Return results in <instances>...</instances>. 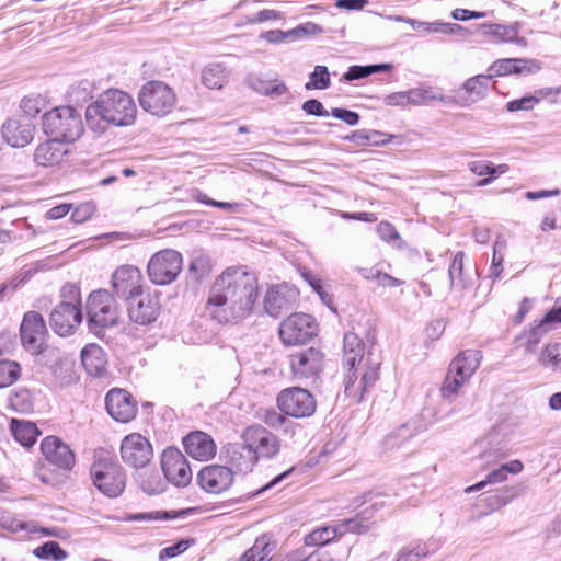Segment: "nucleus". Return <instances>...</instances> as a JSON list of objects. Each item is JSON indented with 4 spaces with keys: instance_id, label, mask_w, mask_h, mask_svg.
<instances>
[{
    "instance_id": "nucleus-1",
    "label": "nucleus",
    "mask_w": 561,
    "mask_h": 561,
    "mask_svg": "<svg viewBox=\"0 0 561 561\" xmlns=\"http://www.w3.org/2000/svg\"><path fill=\"white\" fill-rule=\"evenodd\" d=\"M257 298L256 276L244 266H230L210 286L206 311L218 323H238L252 314Z\"/></svg>"
},
{
    "instance_id": "nucleus-2",
    "label": "nucleus",
    "mask_w": 561,
    "mask_h": 561,
    "mask_svg": "<svg viewBox=\"0 0 561 561\" xmlns=\"http://www.w3.org/2000/svg\"><path fill=\"white\" fill-rule=\"evenodd\" d=\"M137 106L134 99L119 89L102 92L85 108V123L94 134L102 135L108 126L128 127L135 124Z\"/></svg>"
},
{
    "instance_id": "nucleus-3",
    "label": "nucleus",
    "mask_w": 561,
    "mask_h": 561,
    "mask_svg": "<svg viewBox=\"0 0 561 561\" xmlns=\"http://www.w3.org/2000/svg\"><path fill=\"white\" fill-rule=\"evenodd\" d=\"M83 319L80 288L66 284L60 291V302L49 314L51 330L60 336L71 335Z\"/></svg>"
},
{
    "instance_id": "nucleus-4",
    "label": "nucleus",
    "mask_w": 561,
    "mask_h": 561,
    "mask_svg": "<svg viewBox=\"0 0 561 561\" xmlns=\"http://www.w3.org/2000/svg\"><path fill=\"white\" fill-rule=\"evenodd\" d=\"M43 131L65 144L75 142L83 133L82 116L70 105L57 106L42 117Z\"/></svg>"
},
{
    "instance_id": "nucleus-5",
    "label": "nucleus",
    "mask_w": 561,
    "mask_h": 561,
    "mask_svg": "<svg viewBox=\"0 0 561 561\" xmlns=\"http://www.w3.org/2000/svg\"><path fill=\"white\" fill-rule=\"evenodd\" d=\"M482 354L478 350H466L451 360L440 388L442 398L449 403L458 396L462 386L468 382L478 369Z\"/></svg>"
},
{
    "instance_id": "nucleus-6",
    "label": "nucleus",
    "mask_w": 561,
    "mask_h": 561,
    "mask_svg": "<svg viewBox=\"0 0 561 561\" xmlns=\"http://www.w3.org/2000/svg\"><path fill=\"white\" fill-rule=\"evenodd\" d=\"M119 308L115 296L106 289L92 291L87 300V322L90 332L100 336L103 330L116 324Z\"/></svg>"
},
{
    "instance_id": "nucleus-7",
    "label": "nucleus",
    "mask_w": 561,
    "mask_h": 561,
    "mask_svg": "<svg viewBox=\"0 0 561 561\" xmlns=\"http://www.w3.org/2000/svg\"><path fill=\"white\" fill-rule=\"evenodd\" d=\"M94 486L108 497L121 495L126 485L123 467L112 457L96 458L90 469Z\"/></svg>"
},
{
    "instance_id": "nucleus-8",
    "label": "nucleus",
    "mask_w": 561,
    "mask_h": 561,
    "mask_svg": "<svg viewBox=\"0 0 561 561\" xmlns=\"http://www.w3.org/2000/svg\"><path fill=\"white\" fill-rule=\"evenodd\" d=\"M183 268L182 254L173 249L156 252L148 261L147 275L154 285L165 286L173 283Z\"/></svg>"
},
{
    "instance_id": "nucleus-9",
    "label": "nucleus",
    "mask_w": 561,
    "mask_h": 561,
    "mask_svg": "<svg viewBox=\"0 0 561 561\" xmlns=\"http://www.w3.org/2000/svg\"><path fill=\"white\" fill-rule=\"evenodd\" d=\"M138 101L144 111L154 116H165L176 103L175 92L162 81H149L142 85Z\"/></svg>"
},
{
    "instance_id": "nucleus-10",
    "label": "nucleus",
    "mask_w": 561,
    "mask_h": 561,
    "mask_svg": "<svg viewBox=\"0 0 561 561\" xmlns=\"http://www.w3.org/2000/svg\"><path fill=\"white\" fill-rule=\"evenodd\" d=\"M277 407L287 416L302 419L314 414L317 401L309 390L289 387L278 393Z\"/></svg>"
},
{
    "instance_id": "nucleus-11",
    "label": "nucleus",
    "mask_w": 561,
    "mask_h": 561,
    "mask_svg": "<svg viewBox=\"0 0 561 561\" xmlns=\"http://www.w3.org/2000/svg\"><path fill=\"white\" fill-rule=\"evenodd\" d=\"M318 325L310 314L296 312L286 318L279 325V337L286 345H298L309 342L317 334Z\"/></svg>"
},
{
    "instance_id": "nucleus-12",
    "label": "nucleus",
    "mask_w": 561,
    "mask_h": 561,
    "mask_svg": "<svg viewBox=\"0 0 561 561\" xmlns=\"http://www.w3.org/2000/svg\"><path fill=\"white\" fill-rule=\"evenodd\" d=\"M111 285L114 296L126 302L141 296L145 282L137 266L125 264L114 271Z\"/></svg>"
},
{
    "instance_id": "nucleus-13",
    "label": "nucleus",
    "mask_w": 561,
    "mask_h": 561,
    "mask_svg": "<svg viewBox=\"0 0 561 561\" xmlns=\"http://www.w3.org/2000/svg\"><path fill=\"white\" fill-rule=\"evenodd\" d=\"M161 468L168 482L184 488L192 481V470L186 457L175 447H168L161 456Z\"/></svg>"
},
{
    "instance_id": "nucleus-14",
    "label": "nucleus",
    "mask_w": 561,
    "mask_h": 561,
    "mask_svg": "<svg viewBox=\"0 0 561 561\" xmlns=\"http://www.w3.org/2000/svg\"><path fill=\"white\" fill-rule=\"evenodd\" d=\"M122 460L133 468L146 467L153 457L151 443L139 433L125 436L121 443Z\"/></svg>"
},
{
    "instance_id": "nucleus-15",
    "label": "nucleus",
    "mask_w": 561,
    "mask_h": 561,
    "mask_svg": "<svg viewBox=\"0 0 561 561\" xmlns=\"http://www.w3.org/2000/svg\"><path fill=\"white\" fill-rule=\"evenodd\" d=\"M46 333L47 329L42 314L36 311H28L24 314L20 327V336L25 350L32 354L42 353Z\"/></svg>"
},
{
    "instance_id": "nucleus-16",
    "label": "nucleus",
    "mask_w": 561,
    "mask_h": 561,
    "mask_svg": "<svg viewBox=\"0 0 561 561\" xmlns=\"http://www.w3.org/2000/svg\"><path fill=\"white\" fill-rule=\"evenodd\" d=\"M289 365L296 379L313 378L322 370L323 354L316 347L295 352L289 356Z\"/></svg>"
},
{
    "instance_id": "nucleus-17",
    "label": "nucleus",
    "mask_w": 561,
    "mask_h": 561,
    "mask_svg": "<svg viewBox=\"0 0 561 561\" xmlns=\"http://www.w3.org/2000/svg\"><path fill=\"white\" fill-rule=\"evenodd\" d=\"M129 319L139 325H148L154 322L161 309L160 296L158 294H145L126 301Z\"/></svg>"
},
{
    "instance_id": "nucleus-18",
    "label": "nucleus",
    "mask_w": 561,
    "mask_h": 561,
    "mask_svg": "<svg viewBox=\"0 0 561 561\" xmlns=\"http://www.w3.org/2000/svg\"><path fill=\"white\" fill-rule=\"evenodd\" d=\"M243 437L248 446L255 451L256 460L260 457L273 458L279 453L278 437L261 425L249 426Z\"/></svg>"
},
{
    "instance_id": "nucleus-19",
    "label": "nucleus",
    "mask_w": 561,
    "mask_h": 561,
    "mask_svg": "<svg viewBox=\"0 0 561 561\" xmlns=\"http://www.w3.org/2000/svg\"><path fill=\"white\" fill-rule=\"evenodd\" d=\"M41 451L50 465L60 470L70 471L75 467V453L57 436L45 437L41 442Z\"/></svg>"
},
{
    "instance_id": "nucleus-20",
    "label": "nucleus",
    "mask_w": 561,
    "mask_h": 561,
    "mask_svg": "<svg viewBox=\"0 0 561 561\" xmlns=\"http://www.w3.org/2000/svg\"><path fill=\"white\" fill-rule=\"evenodd\" d=\"M220 457L233 473H248L257 461L255 451L248 446L247 442L227 444Z\"/></svg>"
},
{
    "instance_id": "nucleus-21",
    "label": "nucleus",
    "mask_w": 561,
    "mask_h": 561,
    "mask_svg": "<svg viewBox=\"0 0 561 561\" xmlns=\"http://www.w3.org/2000/svg\"><path fill=\"white\" fill-rule=\"evenodd\" d=\"M108 414L117 422L127 423L136 416L137 407L131 394L125 389L113 388L105 397Z\"/></svg>"
},
{
    "instance_id": "nucleus-22",
    "label": "nucleus",
    "mask_w": 561,
    "mask_h": 561,
    "mask_svg": "<svg viewBox=\"0 0 561 561\" xmlns=\"http://www.w3.org/2000/svg\"><path fill=\"white\" fill-rule=\"evenodd\" d=\"M197 480L206 492L219 494L231 486L233 472L228 466L210 465L198 472Z\"/></svg>"
},
{
    "instance_id": "nucleus-23",
    "label": "nucleus",
    "mask_w": 561,
    "mask_h": 561,
    "mask_svg": "<svg viewBox=\"0 0 561 561\" xmlns=\"http://www.w3.org/2000/svg\"><path fill=\"white\" fill-rule=\"evenodd\" d=\"M479 30L484 36L491 38V42L494 44H515L520 47H525L527 45V41L525 37L519 35L520 32V23L514 22L512 24H496V23H483L480 24Z\"/></svg>"
},
{
    "instance_id": "nucleus-24",
    "label": "nucleus",
    "mask_w": 561,
    "mask_h": 561,
    "mask_svg": "<svg viewBox=\"0 0 561 561\" xmlns=\"http://www.w3.org/2000/svg\"><path fill=\"white\" fill-rule=\"evenodd\" d=\"M185 451L194 459L207 461L216 455V445L210 435L192 432L183 438Z\"/></svg>"
},
{
    "instance_id": "nucleus-25",
    "label": "nucleus",
    "mask_w": 561,
    "mask_h": 561,
    "mask_svg": "<svg viewBox=\"0 0 561 561\" xmlns=\"http://www.w3.org/2000/svg\"><path fill=\"white\" fill-rule=\"evenodd\" d=\"M2 136L8 145L23 148L33 140L34 126L28 119L10 118L2 125Z\"/></svg>"
},
{
    "instance_id": "nucleus-26",
    "label": "nucleus",
    "mask_w": 561,
    "mask_h": 561,
    "mask_svg": "<svg viewBox=\"0 0 561 561\" xmlns=\"http://www.w3.org/2000/svg\"><path fill=\"white\" fill-rule=\"evenodd\" d=\"M295 294L285 285L271 286L264 296V309L273 318H278L291 307Z\"/></svg>"
},
{
    "instance_id": "nucleus-27",
    "label": "nucleus",
    "mask_w": 561,
    "mask_h": 561,
    "mask_svg": "<svg viewBox=\"0 0 561 561\" xmlns=\"http://www.w3.org/2000/svg\"><path fill=\"white\" fill-rule=\"evenodd\" d=\"M67 152L65 142L51 138L36 147L34 162L44 168L55 167L60 164Z\"/></svg>"
},
{
    "instance_id": "nucleus-28",
    "label": "nucleus",
    "mask_w": 561,
    "mask_h": 561,
    "mask_svg": "<svg viewBox=\"0 0 561 561\" xmlns=\"http://www.w3.org/2000/svg\"><path fill=\"white\" fill-rule=\"evenodd\" d=\"M539 67L533 60L522 59V58H504L495 60L489 68L488 72L491 78L497 76H508V75H522V73H531L538 70Z\"/></svg>"
},
{
    "instance_id": "nucleus-29",
    "label": "nucleus",
    "mask_w": 561,
    "mask_h": 561,
    "mask_svg": "<svg viewBox=\"0 0 561 561\" xmlns=\"http://www.w3.org/2000/svg\"><path fill=\"white\" fill-rule=\"evenodd\" d=\"M490 73L477 75L466 80L461 87L466 96L461 98L458 102L461 106H468L474 102L484 99L489 91V84L491 81Z\"/></svg>"
},
{
    "instance_id": "nucleus-30",
    "label": "nucleus",
    "mask_w": 561,
    "mask_h": 561,
    "mask_svg": "<svg viewBox=\"0 0 561 561\" xmlns=\"http://www.w3.org/2000/svg\"><path fill=\"white\" fill-rule=\"evenodd\" d=\"M523 469H524V465L522 461L512 460L507 463L502 465L501 467L491 471L490 473H488L484 480L466 488L465 492L472 493V492L482 490L488 484L502 483L507 479L508 473L517 474V473L522 472Z\"/></svg>"
},
{
    "instance_id": "nucleus-31",
    "label": "nucleus",
    "mask_w": 561,
    "mask_h": 561,
    "mask_svg": "<svg viewBox=\"0 0 561 561\" xmlns=\"http://www.w3.org/2000/svg\"><path fill=\"white\" fill-rule=\"evenodd\" d=\"M365 344L362 339L354 332H347L343 340V360L342 366H348L354 369L356 365H360L364 358Z\"/></svg>"
},
{
    "instance_id": "nucleus-32",
    "label": "nucleus",
    "mask_w": 561,
    "mask_h": 561,
    "mask_svg": "<svg viewBox=\"0 0 561 561\" xmlns=\"http://www.w3.org/2000/svg\"><path fill=\"white\" fill-rule=\"evenodd\" d=\"M81 362L91 376L99 377L105 371L106 358L105 354L96 344H88L81 351Z\"/></svg>"
},
{
    "instance_id": "nucleus-33",
    "label": "nucleus",
    "mask_w": 561,
    "mask_h": 561,
    "mask_svg": "<svg viewBox=\"0 0 561 561\" xmlns=\"http://www.w3.org/2000/svg\"><path fill=\"white\" fill-rule=\"evenodd\" d=\"M468 169L477 176H484L479 180L478 186H486L497 176L510 171V167L506 163L494 165L492 162L483 160L470 161Z\"/></svg>"
},
{
    "instance_id": "nucleus-34",
    "label": "nucleus",
    "mask_w": 561,
    "mask_h": 561,
    "mask_svg": "<svg viewBox=\"0 0 561 561\" xmlns=\"http://www.w3.org/2000/svg\"><path fill=\"white\" fill-rule=\"evenodd\" d=\"M394 136L388 133L375 129H358L343 139L355 144L356 146H385L391 142Z\"/></svg>"
},
{
    "instance_id": "nucleus-35",
    "label": "nucleus",
    "mask_w": 561,
    "mask_h": 561,
    "mask_svg": "<svg viewBox=\"0 0 561 561\" xmlns=\"http://www.w3.org/2000/svg\"><path fill=\"white\" fill-rule=\"evenodd\" d=\"M10 431L14 439L24 447L33 446L41 434L35 423L18 419L11 420Z\"/></svg>"
},
{
    "instance_id": "nucleus-36",
    "label": "nucleus",
    "mask_w": 561,
    "mask_h": 561,
    "mask_svg": "<svg viewBox=\"0 0 561 561\" xmlns=\"http://www.w3.org/2000/svg\"><path fill=\"white\" fill-rule=\"evenodd\" d=\"M275 543L266 535L256 538L253 546L248 549L239 561H271Z\"/></svg>"
},
{
    "instance_id": "nucleus-37",
    "label": "nucleus",
    "mask_w": 561,
    "mask_h": 561,
    "mask_svg": "<svg viewBox=\"0 0 561 561\" xmlns=\"http://www.w3.org/2000/svg\"><path fill=\"white\" fill-rule=\"evenodd\" d=\"M561 89L553 88H545L536 91L535 95H525L520 99L512 100L506 103V110L508 112H517V111H529L533 110L541 99L551 95L552 93H560Z\"/></svg>"
},
{
    "instance_id": "nucleus-38",
    "label": "nucleus",
    "mask_w": 561,
    "mask_h": 561,
    "mask_svg": "<svg viewBox=\"0 0 561 561\" xmlns=\"http://www.w3.org/2000/svg\"><path fill=\"white\" fill-rule=\"evenodd\" d=\"M136 481L140 489L149 495L162 493L167 485L165 478L163 479L157 470L139 472Z\"/></svg>"
},
{
    "instance_id": "nucleus-39",
    "label": "nucleus",
    "mask_w": 561,
    "mask_h": 561,
    "mask_svg": "<svg viewBox=\"0 0 561 561\" xmlns=\"http://www.w3.org/2000/svg\"><path fill=\"white\" fill-rule=\"evenodd\" d=\"M228 77L227 69L220 64H209L202 70V82L208 89H221Z\"/></svg>"
},
{
    "instance_id": "nucleus-40",
    "label": "nucleus",
    "mask_w": 561,
    "mask_h": 561,
    "mask_svg": "<svg viewBox=\"0 0 561 561\" xmlns=\"http://www.w3.org/2000/svg\"><path fill=\"white\" fill-rule=\"evenodd\" d=\"M185 511H152L145 513H128L122 518L124 522H154L169 520L184 516Z\"/></svg>"
},
{
    "instance_id": "nucleus-41",
    "label": "nucleus",
    "mask_w": 561,
    "mask_h": 561,
    "mask_svg": "<svg viewBox=\"0 0 561 561\" xmlns=\"http://www.w3.org/2000/svg\"><path fill=\"white\" fill-rule=\"evenodd\" d=\"M95 85L92 81L83 79L72 83L68 91L67 96L70 103L81 105L92 98Z\"/></svg>"
},
{
    "instance_id": "nucleus-42",
    "label": "nucleus",
    "mask_w": 561,
    "mask_h": 561,
    "mask_svg": "<svg viewBox=\"0 0 561 561\" xmlns=\"http://www.w3.org/2000/svg\"><path fill=\"white\" fill-rule=\"evenodd\" d=\"M538 360L542 367L561 374V343L547 344L540 352Z\"/></svg>"
},
{
    "instance_id": "nucleus-43",
    "label": "nucleus",
    "mask_w": 561,
    "mask_h": 561,
    "mask_svg": "<svg viewBox=\"0 0 561 561\" xmlns=\"http://www.w3.org/2000/svg\"><path fill=\"white\" fill-rule=\"evenodd\" d=\"M414 436L413 431L408 424H402L400 427L388 433L381 440V446L385 451L400 448L405 442Z\"/></svg>"
},
{
    "instance_id": "nucleus-44",
    "label": "nucleus",
    "mask_w": 561,
    "mask_h": 561,
    "mask_svg": "<svg viewBox=\"0 0 561 561\" xmlns=\"http://www.w3.org/2000/svg\"><path fill=\"white\" fill-rule=\"evenodd\" d=\"M370 522L369 518L365 517L363 513L347 519H343L336 523L339 536H343L347 533L353 534H365L369 530Z\"/></svg>"
},
{
    "instance_id": "nucleus-45",
    "label": "nucleus",
    "mask_w": 561,
    "mask_h": 561,
    "mask_svg": "<svg viewBox=\"0 0 561 561\" xmlns=\"http://www.w3.org/2000/svg\"><path fill=\"white\" fill-rule=\"evenodd\" d=\"M340 537L335 525L319 527L305 537L306 546H324Z\"/></svg>"
},
{
    "instance_id": "nucleus-46",
    "label": "nucleus",
    "mask_w": 561,
    "mask_h": 561,
    "mask_svg": "<svg viewBox=\"0 0 561 561\" xmlns=\"http://www.w3.org/2000/svg\"><path fill=\"white\" fill-rule=\"evenodd\" d=\"M522 493V488L516 485L505 486L500 493L490 495L485 499L490 511H496L507 505Z\"/></svg>"
},
{
    "instance_id": "nucleus-47",
    "label": "nucleus",
    "mask_w": 561,
    "mask_h": 561,
    "mask_svg": "<svg viewBox=\"0 0 561 561\" xmlns=\"http://www.w3.org/2000/svg\"><path fill=\"white\" fill-rule=\"evenodd\" d=\"M33 554L41 560L64 561L68 553L57 541L49 540L33 550Z\"/></svg>"
},
{
    "instance_id": "nucleus-48",
    "label": "nucleus",
    "mask_w": 561,
    "mask_h": 561,
    "mask_svg": "<svg viewBox=\"0 0 561 561\" xmlns=\"http://www.w3.org/2000/svg\"><path fill=\"white\" fill-rule=\"evenodd\" d=\"M211 272V264L208 256L199 254L194 256L188 265V277L195 282L199 283L202 279L206 278Z\"/></svg>"
},
{
    "instance_id": "nucleus-49",
    "label": "nucleus",
    "mask_w": 561,
    "mask_h": 561,
    "mask_svg": "<svg viewBox=\"0 0 561 561\" xmlns=\"http://www.w3.org/2000/svg\"><path fill=\"white\" fill-rule=\"evenodd\" d=\"M465 253L462 251H458L451 261V264L448 270L449 282L451 287H467V280L463 278V264H465Z\"/></svg>"
},
{
    "instance_id": "nucleus-50",
    "label": "nucleus",
    "mask_w": 561,
    "mask_h": 561,
    "mask_svg": "<svg viewBox=\"0 0 561 561\" xmlns=\"http://www.w3.org/2000/svg\"><path fill=\"white\" fill-rule=\"evenodd\" d=\"M21 377V366L18 362L0 360V389L13 385Z\"/></svg>"
},
{
    "instance_id": "nucleus-51",
    "label": "nucleus",
    "mask_w": 561,
    "mask_h": 561,
    "mask_svg": "<svg viewBox=\"0 0 561 561\" xmlns=\"http://www.w3.org/2000/svg\"><path fill=\"white\" fill-rule=\"evenodd\" d=\"M331 85L330 72L325 66H316L309 75V81L305 84L306 90H325Z\"/></svg>"
},
{
    "instance_id": "nucleus-52",
    "label": "nucleus",
    "mask_w": 561,
    "mask_h": 561,
    "mask_svg": "<svg viewBox=\"0 0 561 561\" xmlns=\"http://www.w3.org/2000/svg\"><path fill=\"white\" fill-rule=\"evenodd\" d=\"M409 104L422 105L430 101H444L443 94H436L432 88H415L405 91Z\"/></svg>"
},
{
    "instance_id": "nucleus-53",
    "label": "nucleus",
    "mask_w": 561,
    "mask_h": 561,
    "mask_svg": "<svg viewBox=\"0 0 561 561\" xmlns=\"http://www.w3.org/2000/svg\"><path fill=\"white\" fill-rule=\"evenodd\" d=\"M431 552L427 543H416L413 547L401 549L394 561H420Z\"/></svg>"
},
{
    "instance_id": "nucleus-54",
    "label": "nucleus",
    "mask_w": 561,
    "mask_h": 561,
    "mask_svg": "<svg viewBox=\"0 0 561 561\" xmlns=\"http://www.w3.org/2000/svg\"><path fill=\"white\" fill-rule=\"evenodd\" d=\"M261 94L272 99L279 98L288 93V88L284 81L275 79L270 81H260V87L255 88Z\"/></svg>"
},
{
    "instance_id": "nucleus-55",
    "label": "nucleus",
    "mask_w": 561,
    "mask_h": 561,
    "mask_svg": "<svg viewBox=\"0 0 561 561\" xmlns=\"http://www.w3.org/2000/svg\"><path fill=\"white\" fill-rule=\"evenodd\" d=\"M505 242L496 241L493 247V256L492 263L490 266V278L497 279L501 277L503 273V261H504V251H505Z\"/></svg>"
},
{
    "instance_id": "nucleus-56",
    "label": "nucleus",
    "mask_w": 561,
    "mask_h": 561,
    "mask_svg": "<svg viewBox=\"0 0 561 561\" xmlns=\"http://www.w3.org/2000/svg\"><path fill=\"white\" fill-rule=\"evenodd\" d=\"M379 367L378 364H374L371 366H367L365 370L362 373L360 380L358 381L359 389V401L364 399V393L370 389L375 382L379 378Z\"/></svg>"
},
{
    "instance_id": "nucleus-57",
    "label": "nucleus",
    "mask_w": 561,
    "mask_h": 561,
    "mask_svg": "<svg viewBox=\"0 0 561 561\" xmlns=\"http://www.w3.org/2000/svg\"><path fill=\"white\" fill-rule=\"evenodd\" d=\"M359 365H356L354 369H350L348 366H343L345 370L344 377V391L347 397L354 398L359 401V389L358 379H357V370Z\"/></svg>"
},
{
    "instance_id": "nucleus-58",
    "label": "nucleus",
    "mask_w": 561,
    "mask_h": 561,
    "mask_svg": "<svg viewBox=\"0 0 561 561\" xmlns=\"http://www.w3.org/2000/svg\"><path fill=\"white\" fill-rule=\"evenodd\" d=\"M194 539H181L172 546L165 547L159 552V560L164 561L170 558H174L184 551H186L192 545H194Z\"/></svg>"
},
{
    "instance_id": "nucleus-59",
    "label": "nucleus",
    "mask_w": 561,
    "mask_h": 561,
    "mask_svg": "<svg viewBox=\"0 0 561 561\" xmlns=\"http://www.w3.org/2000/svg\"><path fill=\"white\" fill-rule=\"evenodd\" d=\"M45 101L41 96H25L21 101L23 113L31 117H36L44 108Z\"/></svg>"
},
{
    "instance_id": "nucleus-60",
    "label": "nucleus",
    "mask_w": 561,
    "mask_h": 561,
    "mask_svg": "<svg viewBox=\"0 0 561 561\" xmlns=\"http://www.w3.org/2000/svg\"><path fill=\"white\" fill-rule=\"evenodd\" d=\"M290 31L293 41H296L306 36L319 35L323 32V28L313 22H307L291 28Z\"/></svg>"
},
{
    "instance_id": "nucleus-61",
    "label": "nucleus",
    "mask_w": 561,
    "mask_h": 561,
    "mask_svg": "<svg viewBox=\"0 0 561 561\" xmlns=\"http://www.w3.org/2000/svg\"><path fill=\"white\" fill-rule=\"evenodd\" d=\"M547 325L542 323V320H540L526 333V343L528 352H533L535 346L540 342L541 337L547 333Z\"/></svg>"
},
{
    "instance_id": "nucleus-62",
    "label": "nucleus",
    "mask_w": 561,
    "mask_h": 561,
    "mask_svg": "<svg viewBox=\"0 0 561 561\" xmlns=\"http://www.w3.org/2000/svg\"><path fill=\"white\" fill-rule=\"evenodd\" d=\"M96 210V206L93 202H87L80 204L71 214V219L75 222H84L90 219Z\"/></svg>"
},
{
    "instance_id": "nucleus-63",
    "label": "nucleus",
    "mask_w": 561,
    "mask_h": 561,
    "mask_svg": "<svg viewBox=\"0 0 561 561\" xmlns=\"http://www.w3.org/2000/svg\"><path fill=\"white\" fill-rule=\"evenodd\" d=\"M331 115L334 118L343 121L348 126H356L360 119V116L357 112L344 107H333L331 110Z\"/></svg>"
},
{
    "instance_id": "nucleus-64",
    "label": "nucleus",
    "mask_w": 561,
    "mask_h": 561,
    "mask_svg": "<svg viewBox=\"0 0 561 561\" xmlns=\"http://www.w3.org/2000/svg\"><path fill=\"white\" fill-rule=\"evenodd\" d=\"M301 110L310 116H317V117H327L331 113H329L328 110L324 108L323 104L316 99L307 100L302 103Z\"/></svg>"
}]
</instances>
